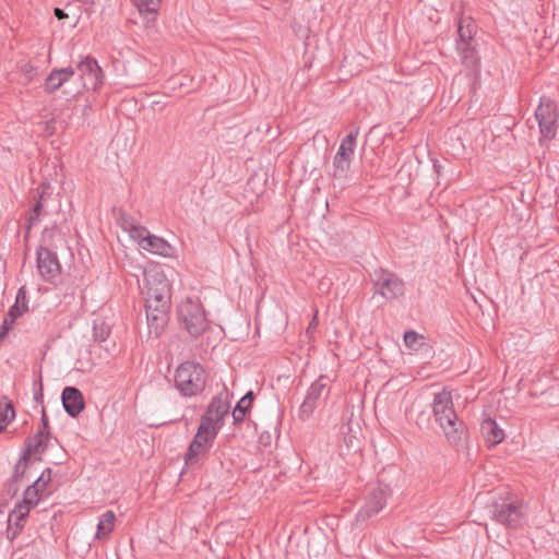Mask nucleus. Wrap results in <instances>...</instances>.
<instances>
[{
	"instance_id": "nucleus-1",
	"label": "nucleus",
	"mask_w": 559,
	"mask_h": 559,
	"mask_svg": "<svg viewBox=\"0 0 559 559\" xmlns=\"http://www.w3.org/2000/svg\"><path fill=\"white\" fill-rule=\"evenodd\" d=\"M435 421L443 431L448 442L452 447L463 445L468 439V428L465 423L459 418L454 405L451 391L445 388L435 393L433 401L429 404Z\"/></svg>"
},
{
	"instance_id": "nucleus-2",
	"label": "nucleus",
	"mask_w": 559,
	"mask_h": 559,
	"mask_svg": "<svg viewBox=\"0 0 559 559\" xmlns=\"http://www.w3.org/2000/svg\"><path fill=\"white\" fill-rule=\"evenodd\" d=\"M207 377L202 364L195 360H186L175 369L174 388L182 397H195L204 392L207 385Z\"/></svg>"
},
{
	"instance_id": "nucleus-3",
	"label": "nucleus",
	"mask_w": 559,
	"mask_h": 559,
	"mask_svg": "<svg viewBox=\"0 0 559 559\" xmlns=\"http://www.w3.org/2000/svg\"><path fill=\"white\" fill-rule=\"evenodd\" d=\"M489 512L493 521L508 528L520 527L525 514L523 502L511 497L495 500L489 506Z\"/></svg>"
},
{
	"instance_id": "nucleus-4",
	"label": "nucleus",
	"mask_w": 559,
	"mask_h": 559,
	"mask_svg": "<svg viewBox=\"0 0 559 559\" xmlns=\"http://www.w3.org/2000/svg\"><path fill=\"white\" fill-rule=\"evenodd\" d=\"M177 317L181 328L192 337H199L209 328V321L202 305L192 301L190 298L178 306Z\"/></svg>"
},
{
	"instance_id": "nucleus-5",
	"label": "nucleus",
	"mask_w": 559,
	"mask_h": 559,
	"mask_svg": "<svg viewBox=\"0 0 559 559\" xmlns=\"http://www.w3.org/2000/svg\"><path fill=\"white\" fill-rule=\"evenodd\" d=\"M369 276L374 294L381 295L386 300L397 299L404 295V281L396 273L378 267Z\"/></svg>"
},
{
	"instance_id": "nucleus-6",
	"label": "nucleus",
	"mask_w": 559,
	"mask_h": 559,
	"mask_svg": "<svg viewBox=\"0 0 559 559\" xmlns=\"http://www.w3.org/2000/svg\"><path fill=\"white\" fill-rule=\"evenodd\" d=\"M143 276L146 288L145 302L171 304L170 284L163 271L144 270Z\"/></svg>"
},
{
	"instance_id": "nucleus-7",
	"label": "nucleus",
	"mask_w": 559,
	"mask_h": 559,
	"mask_svg": "<svg viewBox=\"0 0 559 559\" xmlns=\"http://www.w3.org/2000/svg\"><path fill=\"white\" fill-rule=\"evenodd\" d=\"M391 495L390 486L379 480L377 486L369 490L366 502L358 511L357 518L365 521L378 514L385 507L386 500Z\"/></svg>"
},
{
	"instance_id": "nucleus-8",
	"label": "nucleus",
	"mask_w": 559,
	"mask_h": 559,
	"mask_svg": "<svg viewBox=\"0 0 559 559\" xmlns=\"http://www.w3.org/2000/svg\"><path fill=\"white\" fill-rule=\"evenodd\" d=\"M130 230L133 238L140 239V246L144 250L165 258L174 257L175 248L162 237L152 235L147 228L143 226H132Z\"/></svg>"
},
{
	"instance_id": "nucleus-9",
	"label": "nucleus",
	"mask_w": 559,
	"mask_h": 559,
	"mask_svg": "<svg viewBox=\"0 0 559 559\" xmlns=\"http://www.w3.org/2000/svg\"><path fill=\"white\" fill-rule=\"evenodd\" d=\"M329 377L320 376L308 389L307 395L299 407V418L302 420L308 419L314 412L318 402L323 396L328 399L330 395V388L328 386Z\"/></svg>"
},
{
	"instance_id": "nucleus-10",
	"label": "nucleus",
	"mask_w": 559,
	"mask_h": 559,
	"mask_svg": "<svg viewBox=\"0 0 559 559\" xmlns=\"http://www.w3.org/2000/svg\"><path fill=\"white\" fill-rule=\"evenodd\" d=\"M36 266L40 276L49 283H53L61 273L57 253L41 245L36 249Z\"/></svg>"
},
{
	"instance_id": "nucleus-11",
	"label": "nucleus",
	"mask_w": 559,
	"mask_h": 559,
	"mask_svg": "<svg viewBox=\"0 0 559 559\" xmlns=\"http://www.w3.org/2000/svg\"><path fill=\"white\" fill-rule=\"evenodd\" d=\"M171 304L145 302V312L150 334L159 337L167 326L170 318Z\"/></svg>"
},
{
	"instance_id": "nucleus-12",
	"label": "nucleus",
	"mask_w": 559,
	"mask_h": 559,
	"mask_svg": "<svg viewBox=\"0 0 559 559\" xmlns=\"http://www.w3.org/2000/svg\"><path fill=\"white\" fill-rule=\"evenodd\" d=\"M535 117L538 121L540 133L547 139L555 138L558 118L556 103L549 98L542 97L535 111Z\"/></svg>"
},
{
	"instance_id": "nucleus-13",
	"label": "nucleus",
	"mask_w": 559,
	"mask_h": 559,
	"mask_svg": "<svg viewBox=\"0 0 559 559\" xmlns=\"http://www.w3.org/2000/svg\"><path fill=\"white\" fill-rule=\"evenodd\" d=\"M230 393L226 386L214 395L205 408L203 416L214 417L217 423H223L230 411Z\"/></svg>"
},
{
	"instance_id": "nucleus-14",
	"label": "nucleus",
	"mask_w": 559,
	"mask_h": 559,
	"mask_svg": "<svg viewBox=\"0 0 559 559\" xmlns=\"http://www.w3.org/2000/svg\"><path fill=\"white\" fill-rule=\"evenodd\" d=\"M61 402L66 413L76 418L85 408L83 393L76 386H66L61 392Z\"/></svg>"
},
{
	"instance_id": "nucleus-15",
	"label": "nucleus",
	"mask_w": 559,
	"mask_h": 559,
	"mask_svg": "<svg viewBox=\"0 0 559 559\" xmlns=\"http://www.w3.org/2000/svg\"><path fill=\"white\" fill-rule=\"evenodd\" d=\"M80 71V79L86 78L91 81L93 90L98 88L104 81V72L98 66L97 60L92 56H86L76 66Z\"/></svg>"
},
{
	"instance_id": "nucleus-16",
	"label": "nucleus",
	"mask_w": 559,
	"mask_h": 559,
	"mask_svg": "<svg viewBox=\"0 0 559 559\" xmlns=\"http://www.w3.org/2000/svg\"><path fill=\"white\" fill-rule=\"evenodd\" d=\"M34 439L36 440V444H33L32 439H26L24 441V448L22 449L20 453V459L16 464H22V467H27L35 462V461H41L40 456L33 457L34 453H44L47 450V441H44L41 439V432H36L34 436Z\"/></svg>"
},
{
	"instance_id": "nucleus-17",
	"label": "nucleus",
	"mask_w": 559,
	"mask_h": 559,
	"mask_svg": "<svg viewBox=\"0 0 559 559\" xmlns=\"http://www.w3.org/2000/svg\"><path fill=\"white\" fill-rule=\"evenodd\" d=\"M51 187L48 182H43L36 189V193L33 197L34 204L26 214V221H29L31 225H35L41 215H46L45 202L51 195Z\"/></svg>"
},
{
	"instance_id": "nucleus-18",
	"label": "nucleus",
	"mask_w": 559,
	"mask_h": 559,
	"mask_svg": "<svg viewBox=\"0 0 559 559\" xmlns=\"http://www.w3.org/2000/svg\"><path fill=\"white\" fill-rule=\"evenodd\" d=\"M338 447L342 455H349L360 452L361 441L357 436V431L353 430L349 423L343 424L340 427Z\"/></svg>"
},
{
	"instance_id": "nucleus-19",
	"label": "nucleus",
	"mask_w": 559,
	"mask_h": 559,
	"mask_svg": "<svg viewBox=\"0 0 559 559\" xmlns=\"http://www.w3.org/2000/svg\"><path fill=\"white\" fill-rule=\"evenodd\" d=\"M75 74V69L72 67H66L60 69H53L44 82V92L46 94H52L59 90L62 85L69 82Z\"/></svg>"
},
{
	"instance_id": "nucleus-20",
	"label": "nucleus",
	"mask_w": 559,
	"mask_h": 559,
	"mask_svg": "<svg viewBox=\"0 0 559 559\" xmlns=\"http://www.w3.org/2000/svg\"><path fill=\"white\" fill-rule=\"evenodd\" d=\"M480 432L489 449L501 443L506 437L503 429L490 417L481 421Z\"/></svg>"
},
{
	"instance_id": "nucleus-21",
	"label": "nucleus",
	"mask_w": 559,
	"mask_h": 559,
	"mask_svg": "<svg viewBox=\"0 0 559 559\" xmlns=\"http://www.w3.org/2000/svg\"><path fill=\"white\" fill-rule=\"evenodd\" d=\"M28 514L29 512L24 509H20V511H17L16 506L10 512L7 528V536L10 540H14L20 535L24 528Z\"/></svg>"
},
{
	"instance_id": "nucleus-22",
	"label": "nucleus",
	"mask_w": 559,
	"mask_h": 559,
	"mask_svg": "<svg viewBox=\"0 0 559 559\" xmlns=\"http://www.w3.org/2000/svg\"><path fill=\"white\" fill-rule=\"evenodd\" d=\"M462 64L466 68L476 69L480 63V57L476 49V41H468L465 45H456Z\"/></svg>"
},
{
	"instance_id": "nucleus-23",
	"label": "nucleus",
	"mask_w": 559,
	"mask_h": 559,
	"mask_svg": "<svg viewBox=\"0 0 559 559\" xmlns=\"http://www.w3.org/2000/svg\"><path fill=\"white\" fill-rule=\"evenodd\" d=\"M476 25L471 17H461L457 23L456 45H465L475 40Z\"/></svg>"
},
{
	"instance_id": "nucleus-24",
	"label": "nucleus",
	"mask_w": 559,
	"mask_h": 559,
	"mask_svg": "<svg viewBox=\"0 0 559 559\" xmlns=\"http://www.w3.org/2000/svg\"><path fill=\"white\" fill-rule=\"evenodd\" d=\"M43 492L38 489V484H31L26 487L23 492V499L15 503L17 511L24 509L31 511V509L39 502V497Z\"/></svg>"
},
{
	"instance_id": "nucleus-25",
	"label": "nucleus",
	"mask_w": 559,
	"mask_h": 559,
	"mask_svg": "<svg viewBox=\"0 0 559 559\" xmlns=\"http://www.w3.org/2000/svg\"><path fill=\"white\" fill-rule=\"evenodd\" d=\"M223 425L224 423L215 421L214 417L202 415L197 431L200 432L202 436L209 438L211 440V443H213Z\"/></svg>"
},
{
	"instance_id": "nucleus-26",
	"label": "nucleus",
	"mask_w": 559,
	"mask_h": 559,
	"mask_svg": "<svg viewBox=\"0 0 559 559\" xmlns=\"http://www.w3.org/2000/svg\"><path fill=\"white\" fill-rule=\"evenodd\" d=\"M116 521V514L111 510H107L99 518V522L97 524L95 538L102 540L109 536V534L114 531V525Z\"/></svg>"
},
{
	"instance_id": "nucleus-27",
	"label": "nucleus",
	"mask_w": 559,
	"mask_h": 559,
	"mask_svg": "<svg viewBox=\"0 0 559 559\" xmlns=\"http://www.w3.org/2000/svg\"><path fill=\"white\" fill-rule=\"evenodd\" d=\"M110 334H111V329L108 324H106L105 322L94 323L93 337H94L95 342H97L99 344L107 343ZM103 347L107 353L112 354L116 349V344H115V342H112L111 347L108 344H105Z\"/></svg>"
},
{
	"instance_id": "nucleus-28",
	"label": "nucleus",
	"mask_w": 559,
	"mask_h": 559,
	"mask_svg": "<svg viewBox=\"0 0 559 559\" xmlns=\"http://www.w3.org/2000/svg\"><path fill=\"white\" fill-rule=\"evenodd\" d=\"M15 418L13 402L5 395H0V433Z\"/></svg>"
},
{
	"instance_id": "nucleus-29",
	"label": "nucleus",
	"mask_w": 559,
	"mask_h": 559,
	"mask_svg": "<svg viewBox=\"0 0 559 559\" xmlns=\"http://www.w3.org/2000/svg\"><path fill=\"white\" fill-rule=\"evenodd\" d=\"M359 134V127L354 128L342 140L336 154H341L347 157L354 155L356 147L357 136Z\"/></svg>"
},
{
	"instance_id": "nucleus-30",
	"label": "nucleus",
	"mask_w": 559,
	"mask_h": 559,
	"mask_svg": "<svg viewBox=\"0 0 559 559\" xmlns=\"http://www.w3.org/2000/svg\"><path fill=\"white\" fill-rule=\"evenodd\" d=\"M352 157H347L341 154H335L333 158V177L334 178H346L350 168Z\"/></svg>"
},
{
	"instance_id": "nucleus-31",
	"label": "nucleus",
	"mask_w": 559,
	"mask_h": 559,
	"mask_svg": "<svg viewBox=\"0 0 559 559\" xmlns=\"http://www.w3.org/2000/svg\"><path fill=\"white\" fill-rule=\"evenodd\" d=\"M412 411H416V416H415V419H414L415 425L420 430H428V429H430L431 417H433V416H432V412H431V408L429 407V405H426L421 409L415 408V406H413Z\"/></svg>"
},
{
	"instance_id": "nucleus-32",
	"label": "nucleus",
	"mask_w": 559,
	"mask_h": 559,
	"mask_svg": "<svg viewBox=\"0 0 559 559\" xmlns=\"http://www.w3.org/2000/svg\"><path fill=\"white\" fill-rule=\"evenodd\" d=\"M162 0H132V3L143 15L155 16L160 8Z\"/></svg>"
},
{
	"instance_id": "nucleus-33",
	"label": "nucleus",
	"mask_w": 559,
	"mask_h": 559,
	"mask_svg": "<svg viewBox=\"0 0 559 559\" xmlns=\"http://www.w3.org/2000/svg\"><path fill=\"white\" fill-rule=\"evenodd\" d=\"M206 449L201 447V443L197 441H191L186 453H185V464L187 466L199 465V455L205 452Z\"/></svg>"
},
{
	"instance_id": "nucleus-34",
	"label": "nucleus",
	"mask_w": 559,
	"mask_h": 559,
	"mask_svg": "<svg viewBox=\"0 0 559 559\" xmlns=\"http://www.w3.org/2000/svg\"><path fill=\"white\" fill-rule=\"evenodd\" d=\"M403 338L405 346L411 350L417 352L425 345V336L414 330L405 331Z\"/></svg>"
},
{
	"instance_id": "nucleus-35",
	"label": "nucleus",
	"mask_w": 559,
	"mask_h": 559,
	"mask_svg": "<svg viewBox=\"0 0 559 559\" xmlns=\"http://www.w3.org/2000/svg\"><path fill=\"white\" fill-rule=\"evenodd\" d=\"M37 432H41V439L47 442L52 436L50 432L49 419L45 406L41 407L40 426Z\"/></svg>"
},
{
	"instance_id": "nucleus-36",
	"label": "nucleus",
	"mask_w": 559,
	"mask_h": 559,
	"mask_svg": "<svg viewBox=\"0 0 559 559\" xmlns=\"http://www.w3.org/2000/svg\"><path fill=\"white\" fill-rule=\"evenodd\" d=\"M52 479V469L50 467L45 468L39 477L35 479L32 484H38V489L44 493L47 486L50 484Z\"/></svg>"
},
{
	"instance_id": "nucleus-37",
	"label": "nucleus",
	"mask_w": 559,
	"mask_h": 559,
	"mask_svg": "<svg viewBox=\"0 0 559 559\" xmlns=\"http://www.w3.org/2000/svg\"><path fill=\"white\" fill-rule=\"evenodd\" d=\"M243 403H245V400L238 401L236 403V406L234 407V411H233V418H234L233 425L235 427H239L245 421V418H246L247 414H246V407H242Z\"/></svg>"
},
{
	"instance_id": "nucleus-38",
	"label": "nucleus",
	"mask_w": 559,
	"mask_h": 559,
	"mask_svg": "<svg viewBox=\"0 0 559 559\" xmlns=\"http://www.w3.org/2000/svg\"><path fill=\"white\" fill-rule=\"evenodd\" d=\"M19 490V481L13 479L12 476L3 484V493L11 499L17 495Z\"/></svg>"
},
{
	"instance_id": "nucleus-39",
	"label": "nucleus",
	"mask_w": 559,
	"mask_h": 559,
	"mask_svg": "<svg viewBox=\"0 0 559 559\" xmlns=\"http://www.w3.org/2000/svg\"><path fill=\"white\" fill-rule=\"evenodd\" d=\"M27 311L28 308H25V306L21 307L13 304L7 312V317L10 318V323H15V321Z\"/></svg>"
},
{
	"instance_id": "nucleus-40",
	"label": "nucleus",
	"mask_w": 559,
	"mask_h": 559,
	"mask_svg": "<svg viewBox=\"0 0 559 559\" xmlns=\"http://www.w3.org/2000/svg\"><path fill=\"white\" fill-rule=\"evenodd\" d=\"M33 389H34L35 402L40 404L43 407L44 406V384H43L41 377L38 380L34 381Z\"/></svg>"
},
{
	"instance_id": "nucleus-41",
	"label": "nucleus",
	"mask_w": 559,
	"mask_h": 559,
	"mask_svg": "<svg viewBox=\"0 0 559 559\" xmlns=\"http://www.w3.org/2000/svg\"><path fill=\"white\" fill-rule=\"evenodd\" d=\"M17 64L21 72L28 76V80H32L37 70V67L31 61H20Z\"/></svg>"
},
{
	"instance_id": "nucleus-42",
	"label": "nucleus",
	"mask_w": 559,
	"mask_h": 559,
	"mask_svg": "<svg viewBox=\"0 0 559 559\" xmlns=\"http://www.w3.org/2000/svg\"><path fill=\"white\" fill-rule=\"evenodd\" d=\"M27 471H28V468L25 466L22 467V464H15L11 476L13 477V479L17 480L19 483L23 479L28 480L29 476H28Z\"/></svg>"
},
{
	"instance_id": "nucleus-43",
	"label": "nucleus",
	"mask_w": 559,
	"mask_h": 559,
	"mask_svg": "<svg viewBox=\"0 0 559 559\" xmlns=\"http://www.w3.org/2000/svg\"><path fill=\"white\" fill-rule=\"evenodd\" d=\"M14 305L28 308L27 290L25 286H21L17 290Z\"/></svg>"
},
{
	"instance_id": "nucleus-44",
	"label": "nucleus",
	"mask_w": 559,
	"mask_h": 559,
	"mask_svg": "<svg viewBox=\"0 0 559 559\" xmlns=\"http://www.w3.org/2000/svg\"><path fill=\"white\" fill-rule=\"evenodd\" d=\"M13 325L14 323H10V318L5 316L2 324L0 325V344L8 336L9 332L13 329Z\"/></svg>"
},
{
	"instance_id": "nucleus-45",
	"label": "nucleus",
	"mask_w": 559,
	"mask_h": 559,
	"mask_svg": "<svg viewBox=\"0 0 559 559\" xmlns=\"http://www.w3.org/2000/svg\"><path fill=\"white\" fill-rule=\"evenodd\" d=\"M245 400V403L242 404V407H246V414H248L253 405V402L255 400V394L252 390H249L239 401Z\"/></svg>"
},
{
	"instance_id": "nucleus-46",
	"label": "nucleus",
	"mask_w": 559,
	"mask_h": 559,
	"mask_svg": "<svg viewBox=\"0 0 559 559\" xmlns=\"http://www.w3.org/2000/svg\"><path fill=\"white\" fill-rule=\"evenodd\" d=\"M192 441H197L198 443H201V447H203L204 449L206 443H211V440L209 438H206L205 436H202L200 432L197 431V433L194 435Z\"/></svg>"
},
{
	"instance_id": "nucleus-47",
	"label": "nucleus",
	"mask_w": 559,
	"mask_h": 559,
	"mask_svg": "<svg viewBox=\"0 0 559 559\" xmlns=\"http://www.w3.org/2000/svg\"><path fill=\"white\" fill-rule=\"evenodd\" d=\"M33 226H34V225H31L29 221H26V224H25V226H24L25 231H24V237H23V238H24V241H25L26 243H27V242H28V240H29V235H31V230H32Z\"/></svg>"
},
{
	"instance_id": "nucleus-48",
	"label": "nucleus",
	"mask_w": 559,
	"mask_h": 559,
	"mask_svg": "<svg viewBox=\"0 0 559 559\" xmlns=\"http://www.w3.org/2000/svg\"><path fill=\"white\" fill-rule=\"evenodd\" d=\"M259 441L263 445H269L271 443V435L269 432L261 433Z\"/></svg>"
},
{
	"instance_id": "nucleus-49",
	"label": "nucleus",
	"mask_w": 559,
	"mask_h": 559,
	"mask_svg": "<svg viewBox=\"0 0 559 559\" xmlns=\"http://www.w3.org/2000/svg\"><path fill=\"white\" fill-rule=\"evenodd\" d=\"M53 14L58 20H64L68 17V14L66 13V11L60 8H55Z\"/></svg>"
},
{
	"instance_id": "nucleus-50",
	"label": "nucleus",
	"mask_w": 559,
	"mask_h": 559,
	"mask_svg": "<svg viewBox=\"0 0 559 559\" xmlns=\"http://www.w3.org/2000/svg\"><path fill=\"white\" fill-rule=\"evenodd\" d=\"M31 439L33 440V444H36V440L34 439V437L31 438Z\"/></svg>"
}]
</instances>
